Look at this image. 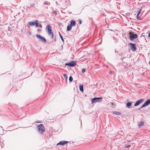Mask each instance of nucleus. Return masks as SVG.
Returning a JSON list of instances; mask_svg holds the SVG:
<instances>
[{"mask_svg": "<svg viewBox=\"0 0 150 150\" xmlns=\"http://www.w3.org/2000/svg\"><path fill=\"white\" fill-rule=\"evenodd\" d=\"M144 99H141L138 100H137L135 103L134 104V106H136L139 105L140 104H141L142 103V102L144 100Z\"/></svg>", "mask_w": 150, "mask_h": 150, "instance_id": "nucleus-7", "label": "nucleus"}, {"mask_svg": "<svg viewBox=\"0 0 150 150\" xmlns=\"http://www.w3.org/2000/svg\"><path fill=\"white\" fill-rule=\"evenodd\" d=\"M35 21L33 22H29L28 23V25L30 26H33L35 25Z\"/></svg>", "mask_w": 150, "mask_h": 150, "instance_id": "nucleus-12", "label": "nucleus"}, {"mask_svg": "<svg viewBox=\"0 0 150 150\" xmlns=\"http://www.w3.org/2000/svg\"><path fill=\"white\" fill-rule=\"evenodd\" d=\"M44 4H46V5H48V3H47V1H46L44 3Z\"/></svg>", "mask_w": 150, "mask_h": 150, "instance_id": "nucleus-27", "label": "nucleus"}, {"mask_svg": "<svg viewBox=\"0 0 150 150\" xmlns=\"http://www.w3.org/2000/svg\"><path fill=\"white\" fill-rule=\"evenodd\" d=\"M149 37H150V31L149 32Z\"/></svg>", "mask_w": 150, "mask_h": 150, "instance_id": "nucleus-31", "label": "nucleus"}, {"mask_svg": "<svg viewBox=\"0 0 150 150\" xmlns=\"http://www.w3.org/2000/svg\"><path fill=\"white\" fill-rule=\"evenodd\" d=\"M38 20H35V26L36 27H38Z\"/></svg>", "mask_w": 150, "mask_h": 150, "instance_id": "nucleus-18", "label": "nucleus"}, {"mask_svg": "<svg viewBox=\"0 0 150 150\" xmlns=\"http://www.w3.org/2000/svg\"><path fill=\"white\" fill-rule=\"evenodd\" d=\"M143 125L144 122H141L139 123L138 126L139 127H140L143 126Z\"/></svg>", "mask_w": 150, "mask_h": 150, "instance_id": "nucleus-16", "label": "nucleus"}, {"mask_svg": "<svg viewBox=\"0 0 150 150\" xmlns=\"http://www.w3.org/2000/svg\"><path fill=\"white\" fill-rule=\"evenodd\" d=\"M45 131V128L43 124H40L38 126V131L40 134H42Z\"/></svg>", "mask_w": 150, "mask_h": 150, "instance_id": "nucleus-1", "label": "nucleus"}, {"mask_svg": "<svg viewBox=\"0 0 150 150\" xmlns=\"http://www.w3.org/2000/svg\"><path fill=\"white\" fill-rule=\"evenodd\" d=\"M71 26H75L76 25V22L74 20H71L70 22V23L69 24Z\"/></svg>", "mask_w": 150, "mask_h": 150, "instance_id": "nucleus-10", "label": "nucleus"}, {"mask_svg": "<svg viewBox=\"0 0 150 150\" xmlns=\"http://www.w3.org/2000/svg\"><path fill=\"white\" fill-rule=\"evenodd\" d=\"M142 8H141V9H140L139 11H138V12L137 13V14H138V16H139L140 14V13L141 11H142Z\"/></svg>", "mask_w": 150, "mask_h": 150, "instance_id": "nucleus-22", "label": "nucleus"}, {"mask_svg": "<svg viewBox=\"0 0 150 150\" xmlns=\"http://www.w3.org/2000/svg\"><path fill=\"white\" fill-rule=\"evenodd\" d=\"M56 39L55 38V39H54V41H56Z\"/></svg>", "mask_w": 150, "mask_h": 150, "instance_id": "nucleus-36", "label": "nucleus"}, {"mask_svg": "<svg viewBox=\"0 0 150 150\" xmlns=\"http://www.w3.org/2000/svg\"><path fill=\"white\" fill-rule=\"evenodd\" d=\"M130 146H131V145H127L125 146V147L126 148H128V147H129Z\"/></svg>", "mask_w": 150, "mask_h": 150, "instance_id": "nucleus-24", "label": "nucleus"}, {"mask_svg": "<svg viewBox=\"0 0 150 150\" xmlns=\"http://www.w3.org/2000/svg\"><path fill=\"white\" fill-rule=\"evenodd\" d=\"M85 72V69H83L82 70V72L83 73H84Z\"/></svg>", "mask_w": 150, "mask_h": 150, "instance_id": "nucleus-25", "label": "nucleus"}, {"mask_svg": "<svg viewBox=\"0 0 150 150\" xmlns=\"http://www.w3.org/2000/svg\"><path fill=\"white\" fill-rule=\"evenodd\" d=\"M102 97L94 98L91 99L92 103L96 102H102Z\"/></svg>", "mask_w": 150, "mask_h": 150, "instance_id": "nucleus-3", "label": "nucleus"}, {"mask_svg": "<svg viewBox=\"0 0 150 150\" xmlns=\"http://www.w3.org/2000/svg\"><path fill=\"white\" fill-rule=\"evenodd\" d=\"M38 31H41V30L39 29H38Z\"/></svg>", "mask_w": 150, "mask_h": 150, "instance_id": "nucleus-32", "label": "nucleus"}, {"mask_svg": "<svg viewBox=\"0 0 150 150\" xmlns=\"http://www.w3.org/2000/svg\"><path fill=\"white\" fill-rule=\"evenodd\" d=\"M38 26L41 28H42V25L41 24H40L39 25H38Z\"/></svg>", "mask_w": 150, "mask_h": 150, "instance_id": "nucleus-30", "label": "nucleus"}, {"mask_svg": "<svg viewBox=\"0 0 150 150\" xmlns=\"http://www.w3.org/2000/svg\"><path fill=\"white\" fill-rule=\"evenodd\" d=\"M139 16H138V14H137V18H139Z\"/></svg>", "mask_w": 150, "mask_h": 150, "instance_id": "nucleus-34", "label": "nucleus"}, {"mask_svg": "<svg viewBox=\"0 0 150 150\" xmlns=\"http://www.w3.org/2000/svg\"><path fill=\"white\" fill-rule=\"evenodd\" d=\"M79 89L80 91L82 92H83V86L82 84H80L79 85Z\"/></svg>", "mask_w": 150, "mask_h": 150, "instance_id": "nucleus-13", "label": "nucleus"}, {"mask_svg": "<svg viewBox=\"0 0 150 150\" xmlns=\"http://www.w3.org/2000/svg\"><path fill=\"white\" fill-rule=\"evenodd\" d=\"M113 113L115 115H121V113L118 112H114Z\"/></svg>", "mask_w": 150, "mask_h": 150, "instance_id": "nucleus-17", "label": "nucleus"}, {"mask_svg": "<svg viewBox=\"0 0 150 150\" xmlns=\"http://www.w3.org/2000/svg\"><path fill=\"white\" fill-rule=\"evenodd\" d=\"M59 36L60 37V38H61V40H62V41L63 42H64V40L62 36L61 35V34H60V33H59Z\"/></svg>", "mask_w": 150, "mask_h": 150, "instance_id": "nucleus-20", "label": "nucleus"}, {"mask_svg": "<svg viewBox=\"0 0 150 150\" xmlns=\"http://www.w3.org/2000/svg\"><path fill=\"white\" fill-rule=\"evenodd\" d=\"M54 13H56V12H54Z\"/></svg>", "mask_w": 150, "mask_h": 150, "instance_id": "nucleus-35", "label": "nucleus"}, {"mask_svg": "<svg viewBox=\"0 0 150 150\" xmlns=\"http://www.w3.org/2000/svg\"><path fill=\"white\" fill-rule=\"evenodd\" d=\"M47 8H48V6H47Z\"/></svg>", "mask_w": 150, "mask_h": 150, "instance_id": "nucleus-38", "label": "nucleus"}, {"mask_svg": "<svg viewBox=\"0 0 150 150\" xmlns=\"http://www.w3.org/2000/svg\"><path fill=\"white\" fill-rule=\"evenodd\" d=\"M137 19L139 20H142V18L141 17H139V18H137Z\"/></svg>", "mask_w": 150, "mask_h": 150, "instance_id": "nucleus-29", "label": "nucleus"}, {"mask_svg": "<svg viewBox=\"0 0 150 150\" xmlns=\"http://www.w3.org/2000/svg\"><path fill=\"white\" fill-rule=\"evenodd\" d=\"M64 76L65 79H67V76L66 74H64Z\"/></svg>", "mask_w": 150, "mask_h": 150, "instance_id": "nucleus-23", "label": "nucleus"}, {"mask_svg": "<svg viewBox=\"0 0 150 150\" xmlns=\"http://www.w3.org/2000/svg\"><path fill=\"white\" fill-rule=\"evenodd\" d=\"M71 28H72V26H71L69 24L67 26V31H70L71 29Z\"/></svg>", "mask_w": 150, "mask_h": 150, "instance_id": "nucleus-14", "label": "nucleus"}, {"mask_svg": "<svg viewBox=\"0 0 150 150\" xmlns=\"http://www.w3.org/2000/svg\"><path fill=\"white\" fill-rule=\"evenodd\" d=\"M56 3L57 5H58V4L57 1H56Z\"/></svg>", "mask_w": 150, "mask_h": 150, "instance_id": "nucleus-33", "label": "nucleus"}, {"mask_svg": "<svg viewBox=\"0 0 150 150\" xmlns=\"http://www.w3.org/2000/svg\"><path fill=\"white\" fill-rule=\"evenodd\" d=\"M129 46L130 47V49L132 51H135L136 49V47L135 44L133 43H129Z\"/></svg>", "mask_w": 150, "mask_h": 150, "instance_id": "nucleus-5", "label": "nucleus"}, {"mask_svg": "<svg viewBox=\"0 0 150 150\" xmlns=\"http://www.w3.org/2000/svg\"><path fill=\"white\" fill-rule=\"evenodd\" d=\"M73 79L71 76H70L69 77V81L71 82L73 81Z\"/></svg>", "mask_w": 150, "mask_h": 150, "instance_id": "nucleus-21", "label": "nucleus"}, {"mask_svg": "<svg viewBox=\"0 0 150 150\" xmlns=\"http://www.w3.org/2000/svg\"><path fill=\"white\" fill-rule=\"evenodd\" d=\"M150 103V99L146 100V101L141 107L140 108H139L138 110L141 111V108L146 107L149 105Z\"/></svg>", "mask_w": 150, "mask_h": 150, "instance_id": "nucleus-4", "label": "nucleus"}, {"mask_svg": "<svg viewBox=\"0 0 150 150\" xmlns=\"http://www.w3.org/2000/svg\"><path fill=\"white\" fill-rule=\"evenodd\" d=\"M46 28L47 29L48 33L49 36H51V38H53L54 35L53 33L52 32V27L50 25H47Z\"/></svg>", "mask_w": 150, "mask_h": 150, "instance_id": "nucleus-2", "label": "nucleus"}, {"mask_svg": "<svg viewBox=\"0 0 150 150\" xmlns=\"http://www.w3.org/2000/svg\"><path fill=\"white\" fill-rule=\"evenodd\" d=\"M40 39L41 41L42 42H44V43H45L46 42L47 40L44 37H42Z\"/></svg>", "mask_w": 150, "mask_h": 150, "instance_id": "nucleus-15", "label": "nucleus"}, {"mask_svg": "<svg viewBox=\"0 0 150 150\" xmlns=\"http://www.w3.org/2000/svg\"><path fill=\"white\" fill-rule=\"evenodd\" d=\"M138 36L137 34H134L132 35H130L129 38L131 40H133L134 39H136L137 38Z\"/></svg>", "mask_w": 150, "mask_h": 150, "instance_id": "nucleus-8", "label": "nucleus"}, {"mask_svg": "<svg viewBox=\"0 0 150 150\" xmlns=\"http://www.w3.org/2000/svg\"><path fill=\"white\" fill-rule=\"evenodd\" d=\"M115 54H117L118 53V51H116V49L115 50Z\"/></svg>", "mask_w": 150, "mask_h": 150, "instance_id": "nucleus-28", "label": "nucleus"}, {"mask_svg": "<svg viewBox=\"0 0 150 150\" xmlns=\"http://www.w3.org/2000/svg\"><path fill=\"white\" fill-rule=\"evenodd\" d=\"M37 122L39 123V122Z\"/></svg>", "mask_w": 150, "mask_h": 150, "instance_id": "nucleus-37", "label": "nucleus"}, {"mask_svg": "<svg viewBox=\"0 0 150 150\" xmlns=\"http://www.w3.org/2000/svg\"><path fill=\"white\" fill-rule=\"evenodd\" d=\"M76 63L75 62L72 61L69 63H66L65 64V66H69L70 67H73L76 65Z\"/></svg>", "mask_w": 150, "mask_h": 150, "instance_id": "nucleus-6", "label": "nucleus"}, {"mask_svg": "<svg viewBox=\"0 0 150 150\" xmlns=\"http://www.w3.org/2000/svg\"><path fill=\"white\" fill-rule=\"evenodd\" d=\"M79 23L80 24H81V23H82V21H81V19H79Z\"/></svg>", "mask_w": 150, "mask_h": 150, "instance_id": "nucleus-26", "label": "nucleus"}, {"mask_svg": "<svg viewBox=\"0 0 150 150\" xmlns=\"http://www.w3.org/2000/svg\"><path fill=\"white\" fill-rule=\"evenodd\" d=\"M36 36L39 39H40L42 37L39 34H37Z\"/></svg>", "mask_w": 150, "mask_h": 150, "instance_id": "nucleus-19", "label": "nucleus"}, {"mask_svg": "<svg viewBox=\"0 0 150 150\" xmlns=\"http://www.w3.org/2000/svg\"><path fill=\"white\" fill-rule=\"evenodd\" d=\"M133 103V102L132 101L128 102L126 104V106H127V107L129 108H130L131 107V105Z\"/></svg>", "mask_w": 150, "mask_h": 150, "instance_id": "nucleus-11", "label": "nucleus"}, {"mask_svg": "<svg viewBox=\"0 0 150 150\" xmlns=\"http://www.w3.org/2000/svg\"><path fill=\"white\" fill-rule=\"evenodd\" d=\"M68 143V142L67 141H60L57 144V146H58L59 145H63Z\"/></svg>", "mask_w": 150, "mask_h": 150, "instance_id": "nucleus-9", "label": "nucleus"}]
</instances>
